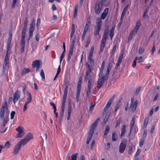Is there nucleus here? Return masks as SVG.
Segmentation results:
<instances>
[{
  "label": "nucleus",
  "mask_w": 160,
  "mask_h": 160,
  "mask_svg": "<svg viewBox=\"0 0 160 160\" xmlns=\"http://www.w3.org/2000/svg\"><path fill=\"white\" fill-rule=\"evenodd\" d=\"M113 62V61L111 60L109 63L105 76H102V77L99 76V77L98 79V83L97 85V87L98 89L101 88L104 83V81H106L108 80L109 72L111 69Z\"/></svg>",
  "instance_id": "1"
},
{
  "label": "nucleus",
  "mask_w": 160,
  "mask_h": 160,
  "mask_svg": "<svg viewBox=\"0 0 160 160\" xmlns=\"http://www.w3.org/2000/svg\"><path fill=\"white\" fill-rule=\"evenodd\" d=\"M7 111H8V105L7 102L6 101L2 104L0 111V118L1 120H3L2 124L3 127L5 126L8 122V117H4L5 112H7Z\"/></svg>",
  "instance_id": "2"
},
{
  "label": "nucleus",
  "mask_w": 160,
  "mask_h": 160,
  "mask_svg": "<svg viewBox=\"0 0 160 160\" xmlns=\"http://www.w3.org/2000/svg\"><path fill=\"white\" fill-rule=\"evenodd\" d=\"M100 118H98L97 119L94 123H93L91 125V128L89 130V132L88 134V136L87 139L86 143L88 144L90 141L93 134L94 132V129L97 126L98 122Z\"/></svg>",
  "instance_id": "3"
},
{
  "label": "nucleus",
  "mask_w": 160,
  "mask_h": 160,
  "mask_svg": "<svg viewBox=\"0 0 160 160\" xmlns=\"http://www.w3.org/2000/svg\"><path fill=\"white\" fill-rule=\"evenodd\" d=\"M103 5V1L102 0L99 1L97 0L95 3L94 9L95 13L98 15L100 12Z\"/></svg>",
  "instance_id": "4"
},
{
  "label": "nucleus",
  "mask_w": 160,
  "mask_h": 160,
  "mask_svg": "<svg viewBox=\"0 0 160 160\" xmlns=\"http://www.w3.org/2000/svg\"><path fill=\"white\" fill-rule=\"evenodd\" d=\"M97 22H96V26L95 27L94 29V35L97 36L99 34V32L100 30L102 20L101 18H98L96 19Z\"/></svg>",
  "instance_id": "5"
},
{
  "label": "nucleus",
  "mask_w": 160,
  "mask_h": 160,
  "mask_svg": "<svg viewBox=\"0 0 160 160\" xmlns=\"http://www.w3.org/2000/svg\"><path fill=\"white\" fill-rule=\"evenodd\" d=\"M87 66V68L86 71L85 73V79H88V81H91V83H92V80L91 76L90 75V73L92 70L91 67L89 66L88 63L86 64Z\"/></svg>",
  "instance_id": "6"
},
{
  "label": "nucleus",
  "mask_w": 160,
  "mask_h": 160,
  "mask_svg": "<svg viewBox=\"0 0 160 160\" xmlns=\"http://www.w3.org/2000/svg\"><path fill=\"white\" fill-rule=\"evenodd\" d=\"M127 144V140L124 138L122 139L120 143L119 148V152L120 153H122L125 151Z\"/></svg>",
  "instance_id": "7"
},
{
  "label": "nucleus",
  "mask_w": 160,
  "mask_h": 160,
  "mask_svg": "<svg viewBox=\"0 0 160 160\" xmlns=\"http://www.w3.org/2000/svg\"><path fill=\"white\" fill-rule=\"evenodd\" d=\"M124 52V50H122L120 52V54L118 58V60L117 61V62L116 63V66L115 67L114 70V71H116L118 69V67L119 66H120V64L121 63V62L122 60V59L123 58V55Z\"/></svg>",
  "instance_id": "8"
},
{
  "label": "nucleus",
  "mask_w": 160,
  "mask_h": 160,
  "mask_svg": "<svg viewBox=\"0 0 160 160\" xmlns=\"http://www.w3.org/2000/svg\"><path fill=\"white\" fill-rule=\"evenodd\" d=\"M32 138L33 135L30 132L28 133L24 139L21 140L20 141L23 143V146H24L27 142H29L30 139H32Z\"/></svg>",
  "instance_id": "9"
},
{
  "label": "nucleus",
  "mask_w": 160,
  "mask_h": 160,
  "mask_svg": "<svg viewBox=\"0 0 160 160\" xmlns=\"http://www.w3.org/2000/svg\"><path fill=\"white\" fill-rule=\"evenodd\" d=\"M26 35H22V37L21 40L20 45L21 46L20 52L22 53H23L24 51L25 41V38Z\"/></svg>",
  "instance_id": "10"
},
{
  "label": "nucleus",
  "mask_w": 160,
  "mask_h": 160,
  "mask_svg": "<svg viewBox=\"0 0 160 160\" xmlns=\"http://www.w3.org/2000/svg\"><path fill=\"white\" fill-rule=\"evenodd\" d=\"M65 107V102H62V106L61 107V112L60 113V118L59 121L60 123L62 122L64 116V109Z\"/></svg>",
  "instance_id": "11"
},
{
  "label": "nucleus",
  "mask_w": 160,
  "mask_h": 160,
  "mask_svg": "<svg viewBox=\"0 0 160 160\" xmlns=\"http://www.w3.org/2000/svg\"><path fill=\"white\" fill-rule=\"evenodd\" d=\"M23 145V143L20 141L15 146L13 151V153L14 155L17 154L19 152L21 146Z\"/></svg>",
  "instance_id": "12"
},
{
  "label": "nucleus",
  "mask_w": 160,
  "mask_h": 160,
  "mask_svg": "<svg viewBox=\"0 0 160 160\" xmlns=\"http://www.w3.org/2000/svg\"><path fill=\"white\" fill-rule=\"evenodd\" d=\"M16 130L18 132V133L15 136L16 138H20L23 136L24 131L23 128H21L20 126H18L16 128Z\"/></svg>",
  "instance_id": "13"
},
{
  "label": "nucleus",
  "mask_w": 160,
  "mask_h": 160,
  "mask_svg": "<svg viewBox=\"0 0 160 160\" xmlns=\"http://www.w3.org/2000/svg\"><path fill=\"white\" fill-rule=\"evenodd\" d=\"M28 18L26 17L25 18L23 23V27L22 32V35H26V29L28 24Z\"/></svg>",
  "instance_id": "14"
},
{
  "label": "nucleus",
  "mask_w": 160,
  "mask_h": 160,
  "mask_svg": "<svg viewBox=\"0 0 160 160\" xmlns=\"http://www.w3.org/2000/svg\"><path fill=\"white\" fill-rule=\"evenodd\" d=\"M20 92L17 90L14 94L13 102L14 103H15V102L17 101L20 98Z\"/></svg>",
  "instance_id": "15"
},
{
  "label": "nucleus",
  "mask_w": 160,
  "mask_h": 160,
  "mask_svg": "<svg viewBox=\"0 0 160 160\" xmlns=\"http://www.w3.org/2000/svg\"><path fill=\"white\" fill-rule=\"evenodd\" d=\"M92 83L91 81H88L87 89L86 90V98H89V95L90 93L91 88V87Z\"/></svg>",
  "instance_id": "16"
},
{
  "label": "nucleus",
  "mask_w": 160,
  "mask_h": 160,
  "mask_svg": "<svg viewBox=\"0 0 160 160\" xmlns=\"http://www.w3.org/2000/svg\"><path fill=\"white\" fill-rule=\"evenodd\" d=\"M12 36V31H10L9 33V37L8 39V42L7 43V51L9 50V46L11 44Z\"/></svg>",
  "instance_id": "17"
},
{
  "label": "nucleus",
  "mask_w": 160,
  "mask_h": 160,
  "mask_svg": "<svg viewBox=\"0 0 160 160\" xmlns=\"http://www.w3.org/2000/svg\"><path fill=\"white\" fill-rule=\"evenodd\" d=\"M81 87L80 85H79V84H78L76 96V99L77 102H78V101L79 99V95L81 91Z\"/></svg>",
  "instance_id": "18"
},
{
  "label": "nucleus",
  "mask_w": 160,
  "mask_h": 160,
  "mask_svg": "<svg viewBox=\"0 0 160 160\" xmlns=\"http://www.w3.org/2000/svg\"><path fill=\"white\" fill-rule=\"evenodd\" d=\"M68 86H66L65 87V88L64 90V92L63 95L62 99V102H66L67 95L68 93Z\"/></svg>",
  "instance_id": "19"
},
{
  "label": "nucleus",
  "mask_w": 160,
  "mask_h": 160,
  "mask_svg": "<svg viewBox=\"0 0 160 160\" xmlns=\"http://www.w3.org/2000/svg\"><path fill=\"white\" fill-rule=\"evenodd\" d=\"M41 61L39 60H36L33 62L32 64V67L34 68L38 66H40L42 65L40 63Z\"/></svg>",
  "instance_id": "20"
},
{
  "label": "nucleus",
  "mask_w": 160,
  "mask_h": 160,
  "mask_svg": "<svg viewBox=\"0 0 160 160\" xmlns=\"http://www.w3.org/2000/svg\"><path fill=\"white\" fill-rule=\"evenodd\" d=\"M27 94L28 95V97L27 98V101L25 102L26 103L28 104L32 102V98L31 93L28 91L27 92Z\"/></svg>",
  "instance_id": "21"
},
{
  "label": "nucleus",
  "mask_w": 160,
  "mask_h": 160,
  "mask_svg": "<svg viewBox=\"0 0 160 160\" xmlns=\"http://www.w3.org/2000/svg\"><path fill=\"white\" fill-rule=\"evenodd\" d=\"M138 103L137 100H136L133 103L131 104L130 108L132 109V110L133 112L135 110Z\"/></svg>",
  "instance_id": "22"
},
{
  "label": "nucleus",
  "mask_w": 160,
  "mask_h": 160,
  "mask_svg": "<svg viewBox=\"0 0 160 160\" xmlns=\"http://www.w3.org/2000/svg\"><path fill=\"white\" fill-rule=\"evenodd\" d=\"M88 61L90 64V65L89 64V66L91 67V69H92V67L94 64V60L92 59V58H88Z\"/></svg>",
  "instance_id": "23"
},
{
  "label": "nucleus",
  "mask_w": 160,
  "mask_h": 160,
  "mask_svg": "<svg viewBox=\"0 0 160 160\" xmlns=\"http://www.w3.org/2000/svg\"><path fill=\"white\" fill-rule=\"evenodd\" d=\"M107 37L108 36L103 35L101 40V44L104 45H105V43L107 41Z\"/></svg>",
  "instance_id": "24"
},
{
  "label": "nucleus",
  "mask_w": 160,
  "mask_h": 160,
  "mask_svg": "<svg viewBox=\"0 0 160 160\" xmlns=\"http://www.w3.org/2000/svg\"><path fill=\"white\" fill-rule=\"evenodd\" d=\"M121 131L122 132L121 135L122 136H124L125 134L126 131L125 125H124L122 126L121 129Z\"/></svg>",
  "instance_id": "25"
},
{
  "label": "nucleus",
  "mask_w": 160,
  "mask_h": 160,
  "mask_svg": "<svg viewBox=\"0 0 160 160\" xmlns=\"http://www.w3.org/2000/svg\"><path fill=\"white\" fill-rule=\"evenodd\" d=\"M135 122V118L134 117L132 118L131 121V127H130V132L132 130L134 126V124Z\"/></svg>",
  "instance_id": "26"
},
{
  "label": "nucleus",
  "mask_w": 160,
  "mask_h": 160,
  "mask_svg": "<svg viewBox=\"0 0 160 160\" xmlns=\"http://www.w3.org/2000/svg\"><path fill=\"white\" fill-rule=\"evenodd\" d=\"M110 114V112L109 113V112H108L106 113L105 117L103 120V122H104L105 124H106V123L108 122Z\"/></svg>",
  "instance_id": "27"
},
{
  "label": "nucleus",
  "mask_w": 160,
  "mask_h": 160,
  "mask_svg": "<svg viewBox=\"0 0 160 160\" xmlns=\"http://www.w3.org/2000/svg\"><path fill=\"white\" fill-rule=\"evenodd\" d=\"M78 7V4H76L74 8V12L73 17L75 18L77 16V11Z\"/></svg>",
  "instance_id": "28"
},
{
  "label": "nucleus",
  "mask_w": 160,
  "mask_h": 160,
  "mask_svg": "<svg viewBox=\"0 0 160 160\" xmlns=\"http://www.w3.org/2000/svg\"><path fill=\"white\" fill-rule=\"evenodd\" d=\"M72 108V103L71 102V100L69 99L68 104V112H71Z\"/></svg>",
  "instance_id": "29"
},
{
  "label": "nucleus",
  "mask_w": 160,
  "mask_h": 160,
  "mask_svg": "<svg viewBox=\"0 0 160 160\" xmlns=\"http://www.w3.org/2000/svg\"><path fill=\"white\" fill-rule=\"evenodd\" d=\"M29 72V69L27 68H24L22 72V75H23L26 73H28Z\"/></svg>",
  "instance_id": "30"
},
{
  "label": "nucleus",
  "mask_w": 160,
  "mask_h": 160,
  "mask_svg": "<svg viewBox=\"0 0 160 160\" xmlns=\"http://www.w3.org/2000/svg\"><path fill=\"white\" fill-rule=\"evenodd\" d=\"M110 130V128L108 126H106L104 131V135H106L108 133Z\"/></svg>",
  "instance_id": "31"
},
{
  "label": "nucleus",
  "mask_w": 160,
  "mask_h": 160,
  "mask_svg": "<svg viewBox=\"0 0 160 160\" xmlns=\"http://www.w3.org/2000/svg\"><path fill=\"white\" fill-rule=\"evenodd\" d=\"M78 155V154L77 153L72 154L71 155V160H76Z\"/></svg>",
  "instance_id": "32"
},
{
  "label": "nucleus",
  "mask_w": 160,
  "mask_h": 160,
  "mask_svg": "<svg viewBox=\"0 0 160 160\" xmlns=\"http://www.w3.org/2000/svg\"><path fill=\"white\" fill-rule=\"evenodd\" d=\"M35 20L34 18H33L31 21V23L30 24V27L35 28Z\"/></svg>",
  "instance_id": "33"
},
{
  "label": "nucleus",
  "mask_w": 160,
  "mask_h": 160,
  "mask_svg": "<svg viewBox=\"0 0 160 160\" xmlns=\"http://www.w3.org/2000/svg\"><path fill=\"white\" fill-rule=\"evenodd\" d=\"M144 50V48L142 47H140L138 50V53L140 54H142L143 53Z\"/></svg>",
  "instance_id": "34"
},
{
  "label": "nucleus",
  "mask_w": 160,
  "mask_h": 160,
  "mask_svg": "<svg viewBox=\"0 0 160 160\" xmlns=\"http://www.w3.org/2000/svg\"><path fill=\"white\" fill-rule=\"evenodd\" d=\"M9 60V58L8 56V51H7V52L6 53V55L5 57L4 60V62H7V63H8V61Z\"/></svg>",
  "instance_id": "35"
},
{
  "label": "nucleus",
  "mask_w": 160,
  "mask_h": 160,
  "mask_svg": "<svg viewBox=\"0 0 160 160\" xmlns=\"http://www.w3.org/2000/svg\"><path fill=\"white\" fill-rule=\"evenodd\" d=\"M138 59V57L137 56L135 58L133 62L132 66L133 68H134L136 66V61Z\"/></svg>",
  "instance_id": "36"
},
{
  "label": "nucleus",
  "mask_w": 160,
  "mask_h": 160,
  "mask_svg": "<svg viewBox=\"0 0 160 160\" xmlns=\"http://www.w3.org/2000/svg\"><path fill=\"white\" fill-rule=\"evenodd\" d=\"M40 75L42 77V79H45V77L44 71L43 69H41L40 72Z\"/></svg>",
  "instance_id": "37"
},
{
  "label": "nucleus",
  "mask_w": 160,
  "mask_h": 160,
  "mask_svg": "<svg viewBox=\"0 0 160 160\" xmlns=\"http://www.w3.org/2000/svg\"><path fill=\"white\" fill-rule=\"evenodd\" d=\"M115 95H113L112 97L108 101L107 104L109 105H111V103L112 102V101L113 100V99L114 98Z\"/></svg>",
  "instance_id": "38"
},
{
  "label": "nucleus",
  "mask_w": 160,
  "mask_h": 160,
  "mask_svg": "<svg viewBox=\"0 0 160 160\" xmlns=\"http://www.w3.org/2000/svg\"><path fill=\"white\" fill-rule=\"evenodd\" d=\"M89 27V24H88V23H86L85 26L84 28L83 31L87 32Z\"/></svg>",
  "instance_id": "39"
},
{
  "label": "nucleus",
  "mask_w": 160,
  "mask_h": 160,
  "mask_svg": "<svg viewBox=\"0 0 160 160\" xmlns=\"http://www.w3.org/2000/svg\"><path fill=\"white\" fill-rule=\"evenodd\" d=\"M148 120H149L148 118L147 117L145 118L144 120V125H143V126H144L146 127L148 123Z\"/></svg>",
  "instance_id": "40"
},
{
  "label": "nucleus",
  "mask_w": 160,
  "mask_h": 160,
  "mask_svg": "<svg viewBox=\"0 0 160 160\" xmlns=\"http://www.w3.org/2000/svg\"><path fill=\"white\" fill-rule=\"evenodd\" d=\"M7 64L8 63H7V62H4V64L3 66V74H4L5 73V71L6 70V68Z\"/></svg>",
  "instance_id": "41"
},
{
  "label": "nucleus",
  "mask_w": 160,
  "mask_h": 160,
  "mask_svg": "<svg viewBox=\"0 0 160 160\" xmlns=\"http://www.w3.org/2000/svg\"><path fill=\"white\" fill-rule=\"evenodd\" d=\"M109 26H108L105 28V32L103 35L108 36V32L109 31Z\"/></svg>",
  "instance_id": "42"
},
{
  "label": "nucleus",
  "mask_w": 160,
  "mask_h": 160,
  "mask_svg": "<svg viewBox=\"0 0 160 160\" xmlns=\"http://www.w3.org/2000/svg\"><path fill=\"white\" fill-rule=\"evenodd\" d=\"M104 67H101V68H100V71L99 72V76H102L103 72L104 69Z\"/></svg>",
  "instance_id": "43"
},
{
  "label": "nucleus",
  "mask_w": 160,
  "mask_h": 160,
  "mask_svg": "<svg viewBox=\"0 0 160 160\" xmlns=\"http://www.w3.org/2000/svg\"><path fill=\"white\" fill-rule=\"evenodd\" d=\"M115 133H113L112 135V140L113 141H115L117 140V138H115Z\"/></svg>",
  "instance_id": "44"
},
{
  "label": "nucleus",
  "mask_w": 160,
  "mask_h": 160,
  "mask_svg": "<svg viewBox=\"0 0 160 160\" xmlns=\"http://www.w3.org/2000/svg\"><path fill=\"white\" fill-rule=\"evenodd\" d=\"M155 50V41H153V47L151 49V52L152 54H153Z\"/></svg>",
  "instance_id": "45"
},
{
  "label": "nucleus",
  "mask_w": 160,
  "mask_h": 160,
  "mask_svg": "<svg viewBox=\"0 0 160 160\" xmlns=\"http://www.w3.org/2000/svg\"><path fill=\"white\" fill-rule=\"evenodd\" d=\"M90 38H89L88 37L87 41L85 45V47H87L88 46V45L89 44L90 42Z\"/></svg>",
  "instance_id": "46"
},
{
  "label": "nucleus",
  "mask_w": 160,
  "mask_h": 160,
  "mask_svg": "<svg viewBox=\"0 0 160 160\" xmlns=\"http://www.w3.org/2000/svg\"><path fill=\"white\" fill-rule=\"evenodd\" d=\"M33 35L32 32H29V35L28 39V41L29 42L30 39L32 38Z\"/></svg>",
  "instance_id": "47"
},
{
  "label": "nucleus",
  "mask_w": 160,
  "mask_h": 160,
  "mask_svg": "<svg viewBox=\"0 0 160 160\" xmlns=\"http://www.w3.org/2000/svg\"><path fill=\"white\" fill-rule=\"evenodd\" d=\"M15 114V112L14 111H12L10 113V118L11 119H12L14 118Z\"/></svg>",
  "instance_id": "48"
},
{
  "label": "nucleus",
  "mask_w": 160,
  "mask_h": 160,
  "mask_svg": "<svg viewBox=\"0 0 160 160\" xmlns=\"http://www.w3.org/2000/svg\"><path fill=\"white\" fill-rule=\"evenodd\" d=\"M104 47H105V45L101 44L100 49L99 52V53H101L103 52Z\"/></svg>",
  "instance_id": "49"
},
{
  "label": "nucleus",
  "mask_w": 160,
  "mask_h": 160,
  "mask_svg": "<svg viewBox=\"0 0 160 160\" xmlns=\"http://www.w3.org/2000/svg\"><path fill=\"white\" fill-rule=\"evenodd\" d=\"M121 121V118H119L118 119V121H117V122L116 124L115 127H118L120 124V122Z\"/></svg>",
  "instance_id": "50"
},
{
  "label": "nucleus",
  "mask_w": 160,
  "mask_h": 160,
  "mask_svg": "<svg viewBox=\"0 0 160 160\" xmlns=\"http://www.w3.org/2000/svg\"><path fill=\"white\" fill-rule=\"evenodd\" d=\"M40 23H41L40 19L39 18H38L37 20V24H36L37 27L38 28L39 26L40 25Z\"/></svg>",
  "instance_id": "51"
},
{
  "label": "nucleus",
  "mask_w": 160,
  "mask_h": 160,
  "mask_svg": "<svg viewBox=\"0 0 160 160\" xmlns=\"http://www.w3.org/2000/svg\"><path fill=\"white\" fill-rule=\"evenodd\" d=\"M114 32L112 30H110V32L109 34V36L111 40H112V38L113 36Z\"/></svg>",
  "instance_id": "52"
},
{
  "label": "nucleus",
  "mask_w": 160,
  "mask_h": 160,
  "mask_svg": "<svg viewBox=\"0 0 160 160\" xmlns=\"http://www.w3.org/2000/svg\"><path fill=\"white\" fill-rule=\"evenodd\" d=\"M144 142V139L143 138H142L141 139L140 141L139 142V146L141 147L143 145V142Z\"/></svg>",
  "instance_id": "53"
},
{
  "label": "nucleus",
  "mask_w": 160,
  "mask_h": 160,
  "mask_svg": "<svg viewBox=\"0 0 160 160\" xmlns=\"http://www.w3.org/2000/svg\"><path fill=\"white\" fill-rule=\"evenodd\" d=\"M17 1V0H13L12 4V8H13L14 7Z\"/></svg>",
  "instance_id": "54"
},
{
  "label": "nucleus",
  "mask_w": 160,
  "mask_h": 160,
  "mask_svg": "<svg viewBox=\"0 0 160 160\" xmlns=\"http://www.w3.org/2000/svg\"><path fill=\"white\" fill-rule=\"evenodd\" d=\"M94 107L90 106L89 108V111H88V114H91L92 113V110L93 108Z\"/></svg>",
  "instance_id": "55"
},
{
  "label": "nucleus",
  "mask_w": 160,
  "mask_h": 160,
  "mask_svg": "<svg viewBox=\"0 0 160 160\" xmlns=\"http://www.w3.org/2000/svg\"><path fill=\"white\" fill-rule=\"evenodd\" d=\"M138 62L140 63L141 62H142L143 61L142 58V57H138Z\"/></svg>",
  "instance_id": "56"
},
{
  "label": "nucleus",
  "mask_w": 160,
  "mask_h": 160,
  "mask_svg": "<svg viewBox=\"0 0 160 160\" xmlns=\"http://www.w3.org/2000/svg\"><path fill=\"white\" fill-rule=\"evenodd\" d=\"M119 106H120V105H119V103H117L116 105L115 108V110L114 111L115 112H116L117 111V110L119 108Z\"/></svg>",
  "instance_id": "57"
},
{
  "label": "nucleus",
  "mask_w": 160,
  "mask_h": 160,
  "mask_svg": "<svg viewBox=\"0 0 160 160\" xmlns=\"http://www.w3.org/2000/svg\"><path fill=\"white\" fill-rule=\"evenodd\" d=\"M107 15V14L102 13L101 15V18L103 19H105Z\"/></svg>",
  "instance_id": "58"
},
{
  "label": "nucleus",
  "mask_w": 160,
  "mask_h": 160,
  "mask_svg": "<svg viewBox=\"0 0 160 160\" xmlns=\"http://www.w3.org/2000/svg\"><path fill=\"white\" fill-rule=\"evenodd\" d=\"M65 56V54L62 53L61 54V55L60 57V63H61L62 61V59L64 58V57Z\"/></svg>",
  "instance_id": "59"
},
{
  "label": "nucleus",
  "mask_w": 160,
  "mask_h": 160,
  "mask_svg": "<svg viewBox=\"0 0 160 160\" xmlns=\"http://www.w3.org/2000/svg\"><path fill=\"white\" fill-rule=\"evenodd\" d=\"M75 39H74L73 40V41H72V43H71V46L70 47V48H73V49L74 45L75 42Z\"/></svg>",
  "instance_id": "60"
},
{
  "label": "nucleus",
  "mask_w": 160,
  "mask_h": 160,
  "mask_svg": "<svg viewBox=\"0 0 160 160\" xmlns=\"http://www.w3.org/2000/svg\"><path fill=\"white\" fill-rule=\"evenodd\" d=\"M86 32L83 31V32L82 37V40H83L84 39V38L85 37V35L86 33Z\"/></svg>",
  "instance_id": "61"
},
{
  "label": "nucleus",
  "mask_w": 160,
  "mask_h": 160,
  "mask_svg": "<svg viewBox=\"0 0 160 160\" xmlns=\"http://www.w3.org/2000/svg\"><path fill=\"white\" fill-rule=\"evenodd\" d=\"M110 105H108V104H107L104 109L103 112H105L106 110L108 109L110 107Z\"/></svg>",
  "instance_id": "62"
},
{
  "label": "nucleus",
  "mask_w": 160,
  "mask_h": 160,
  "mask_svg": "<svg viewBox=\"0 0 160 160\" xmlns=\"http://www.w3.org/2000/svg\"><path fill=\"white\" fill-rule=\"evenodd\" d=\"M139 27H138L137 26H135L133 30L135 31V32L136 33H137L138 30V29L139 28Z\"/></svg>",
  "instance_id": "63"
},
{
  "label": "nucleus",
  "mask_w": 160,
  "mask_h": 160,
  "mask_svg": "<svg viewBox=\"0 0 160 160\" xmlns=\"http://www.w3.org/2000/svg\"><path fill=\"white\" fill-rule=\"evenodd\" d=\"M10 143L8 141L6 142L5 145H4V146H5V147H6V148H8L9 147V146H10Z\"/></svg>",
  "instance_id": "64"
}]
</instances>
